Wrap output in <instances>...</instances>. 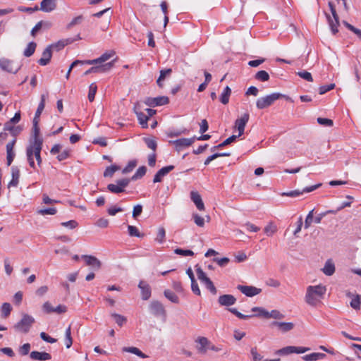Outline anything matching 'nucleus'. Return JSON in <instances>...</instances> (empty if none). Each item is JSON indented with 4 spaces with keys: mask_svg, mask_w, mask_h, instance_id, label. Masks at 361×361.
<instances>
[{
    "mask_svg": "<svg viewBox=\"0 0 361 361\" xmlns=\"http://www.w3.org/2000/svg\"><path fill=\"white\" fill-rule=\"evenodd\" d=\"M42 141L29 142L26 148V157L30 166L36 170V166L41 167L42 159L41 151L42 149Z\"/></svg>",
    "mask_w": 361,
    "mask_h": 361,
    "instance_id": "nucleus-1",
    "label": "nucleus"
},
{
    "mask_svg": "<svg viewBox=\"0 0 361 361\" xmlns=\"http://www.w3.org/2000/svg\"><path fill=\"white\" fill-rule=\"evenodd\" d=\"M326 291V287L322 284L307 286L305 296L306 303L312 307L317 306L322 302Z\"/></svg>",
    "mask_w": 361,
    "mask_h": 361,
    "instance_id": "nucleus-2",
    "label": "nucleus"
},
{
    "mask_svg": "<svg viewBox=\"0 0 361 361\" xmlns=\"http://www.w3.org/2000/svg\"><path fill=\"white\" fill-rule=\"evenodd\" d=\"M35 322V320L33 317L24 314L22 319L13 326V329L16 332L27 334Z\"/></svg>",
    "mask_w": 361,
    "mask_h": 361,
    "instance_id": "nucleus-3",
    "label": "nucleus"
},
{
    "mask_svg": "<svg viewBox=\"0 0 361 361\" xmlns=\"http://www.w3.org/2000/svg\"><path fill=\"white\" fill-rule=\"evenodd\" d=\"M285 97V95L281 93H271L269 95L257 99L256 102V106L259 109H266L272 105L277 99Z\"/></svg>",
    "mask_w": 361,
    "mask_h": 361,
    "instance_id": "nucleus-4",
    "label": "nucleus"
},
{
    "mask_svg": "<svg viewBox=\"0 0 361 361\" xmlns=\"http://www.w3.org/2000/svg\"><path fill=\"white\" fill-rule=\"evenodd\" d=\"M329 6L331 12L332 16L329 14L326 13V17L331 28V30L334 35H336L338 32V27L339 26L338 16L336 13L335 5L332 2H329Z\"/></svg>",
    "mask_w": 361,
    "mask_h": 361,
    "instance_id": "nucleus-5",
    "label": "nucleus"
},
{
    "mask_svg": "<svg viewBox=\"0 0 361 361\" xmlns=\"http://www.w3.org/2000/svg\"><path fill=\"white\" fill-rule=\"evenodd\" d=\"M196 274L198 279L212 294L216 295L217 290L211 279L207 276V274L200 267L196 268Z\"/></svg>",
    "mask_w": 361,
    "mask_h": 361,
    "instance_id": "nucleus-6",
    "label": "nucleus"
},
{
    "mask_svg": "<svg viewBox=\"0 0 361 361\" xmlns=\"http://www.w3.org/2000/svg\"><path fill=\"white\" fill-rule=\"evenodd\" d=\"M196 274L198 279L212 294L216 295L217 290L211 279L207 276V274L200 267L196 268Z\"/></svg>",
    "mask_w": 361,
    "mask_h": 361,
    "instance_id": "nucleus-7",
    "label": "nucleus"
},
{
    "mask_svg": "<svg viewBox=\"0 0 361 361\" xmlns=\"http://www.w3.org/2000/svg\"><path fill=\"white\" fill-rule=\"evenodd\" d=\"M130 182V178H122L117 180L116 183H111L107 185V189L109 192L115 194H119L125 191L126 188Z\"/></svg>",
    "mask_w": 361,
    "mask_h": 361,
    "instance_id": "nucleus-8",
    "label": "nucleus"
},
{
    "mask_svg": "<svg viewBox=\"0 0 361 361\" xmlns=\"http://www.w3.org/2000/svg\"><path fill=\"white\" fill-rule=\"evenodd\" d=\"M196 140V136L190 138H180L176 140H170L169 143L175 147L176 151L180 152L192 145Z\"/></svg>",
    "mask_w": 361,
    "mask_h": 361,
    "instance_id": "nucleus-9",
    "label": "nucleus"
},
{
    "mask_svg": "<svg viewBox=\"0 0 361 361\" xmlns=\"http://www.w3.org/2000/svg\"><path fill=\"white\" fill-rule=\"evenodd\" d=\"M150 312L155 317H161L164 319L166 317V312L164 305L157 300H153L151 302L149 306Z\"/></svg>",
    "mask_w": 361,
    "mask_h": 361,
    "instance_id": "nucleus-10",
    "label": "nucleus"
},
{
    "mask_svg": "<svg viewBox=\"0 0 361 361\" xmlns=\"http://www.w3.org/2000/svg\"><path fill=\"white\" fill-rule=\"evenodd\" d=\"M250 119V114L248 113L243 114L240 118H238L235 121V128L238 131V137H240L245 130V127Z\"/></svg>",
    "mask_w": 361,
    "mask_h": 361,
    "instance_id": "nucleus-11",
    "label": "nucleus"
},
{
    "mask_svg": "<svg viewBox=\"0 0 361 361\" xmlns=\"http://www.w3.org/2000/svg\"><path fill=\"white\" fill-rule=\"evenodd\" d=\"M237 288L247 297H253L262 292L261 288H258L252 286L238 285Z\"/></svg>",
    "mask_w": 361,
    "mask_h": 361,
    "instance_id": "nucleus-12",
    "label": "nucleus"
},
{
    "mask_svg": "<svg viewBox=\"0 0 361 361\" xmlns=\"http://www.w3.org/2000/svg\"><path fill=\"white\" fill-rule=\"evenodd\" d=\"M169 99L166 96H161L157 97H148L146 99L145 104L149 106H157L167 104Z\"/></svg>",
    "mask_w": 361,
    "mask_h": 361,
    "instance_id": "nucleus-13",
    "label": "nucleus"
},
{
    "mask_svg": "<svg viewBox=\"0 0 361 361\" xmlns=\"http://www.w3.org/2000/svg\"><path fill=\"white\" fill-rule=\"evenodd\" d=\"M114 66V61L102 64L93 66L85 72V75H88L92 73H105L111 69Z\"/></svg>",
    "mask_w": 361,
    "mask_h": 361,
    "instance_id": "nucleus-14",
    "label": "nucleus"
},
{
    "mask_svg": "<svg viewBox=\"0 0 361 361\" xmlns=\"http://www.w3.org/2000/svg\"><path fill=\"white\" fill-rule=\"evenodd\" d=\"M16 142V138H13L11 142L6 145V163L8 166H10L13 162L16 153L14 152V145Z\"/></svg>",
    "mask_w": 361,
    "mask_h": 361,
    "instance_id": "nucleus-15",
    "label": "nucleus"
},
{
    "mask_svg": "<svg viewBox=\"0 0 361 361\" xmlns=\"http://www.w3.org/2000/svg\"><path fill=\"white\" fill-rule=\"evenodd\" d=\"M174 166L169 165L164 166L159 169L154 176L153 182L154 183H159L162 180V178L166 176L169 172L173 170Z\"/></svg>",
    "mask_w": 361,
    "mask_h": 361,
    "instance_id": "nucleus-16",
    "label": "nucleus"
},
{
    "mask_svg": "<svg viewBox=\"0 0 361 361\" xmlns=\"http://www.w3.org/2000/svg\"><path fill=\"white\" fill-rule=\"evenodd\" d=\"M114 55V52H106L103 54L100 57L93 59V60H86L85 61V64L89 65H96L99 64L102 65L103 63L109 60L111 57H112Z\"/></svg>",
    "mask_w": 361,
    "mask_h": 361,
    "instance_id": "nucleus-17",
    "label": "nucleus"
},
{
    "mask_svg": "<svg viewBox=\"0 0 361 361\" xmlns=\"http://www.w3.org/2000/svg\"><path fill=\"white\" fill-rule=\"evenodd\" d=\"M272 326L277 327L278 330L282 333H286L291 331L295 325L293 322H273Z\"/></svg>",
    "mask_w": 361,
    "mask_h": 361,
    "instance_id": "nucleus-18",
    "label": "nucleus"
},
{
    "mask_svg": "<svg viewBox=\"0 0 361 361\" xmlns=\"http://www.w3.org/2000/svg\"><path fill=\"white\" fill-rule=\"evenodd\" d=\"M0 67L2 70L13 73H16L20 68L18 67L14 69L13 67V61L5 58L0 59Z\"/></svg>",
    "mask_w": 361,
    "mask_h": 361,
    "instance_id": "nucleus-19",
    "label": "nucleus"
},
{
    "mask_svg": "<svg viewBox=\"0 0 361 361\" xmlns=\"http://www.w3.org/2000/svg\"><path fill=\"white\" fill-rule=\"evenodd\" d=\"M190 199L195 204L196 207L200 211H204L205 207L204 202L202 200L201 195L197 191L190 192Z\"/></svg>",
    "mask_w": 361,
    "mask_h": 361,
    "instance_id": "nucleus-20",
    "label": "nucleus"
},
{
    "mask_svg": "<svg viewBox=\"0 0 361 361\" xmlns=\"http://www.w3.org/2000/svg\"><path fill=\"white\" fill-rule=\"evenodd\" d=\"M218 302L221 306H231L235 303L236 298L232 295L225 294L219 296Z\"/></svg>",
    "mask_w": 361,
    "mask_h": 361,
    "instance_id": "nucleus-21",
    "label": "nucleus"
},
{
    "mask_svg": "<svg viewBox=\"0 0 361 361\" xmlns=\"http://www.w3.org/2000/svg\"><path fill=\"white\" fill-rule=\"evenodd\" d=\"M82 258L85 259L87 265L92 266L94 269L98 270L102 266L101 262L95 257L91 255H82Z\"/></svg>",
    "mask_w": 361,
    "mask_h": 361,
    "instance_id": "nucleus-22",
    "label": "nucleus"
},
{
    "mask_svg": "<svg viewBox=\"0 0 361 361\" xmlns=\"http://www.w3.org/2000/svg\"><path fill=\"white\" fill-rule=\"evenodd\" d=\"M30 357L33 360L45 361L51 358L49 353L46 352L32 351L30 354Z\"/></svg>",
    "mask_w": 361,
    "mask_h": 361,
    "instance_id": "nucleus-23",
    "label": "nucleus"
},
{
    "mask_svg": "<svg viewBox=\"0 0 361 361\" xmlns=\"http://www.w3.org/2000/svg\"><path fill=\"white\" fill-rule=\"evenodd\" d=\"M56 7V0H43L40 4V10L44 12H51Z\"/></svg>",
    "mask_w": 361,
    "mask_h": 361,
    "instance_id": "nucleus-24",
    "label": "nucleus"
},
{
    "mask_svg": "<svg viewBox=\"0 0 361 361\" xmlns=\"http://www.w3.org/2000/svg\"><path fill=\"white\" fill-rule=\"evenodd\" d=\"M11 176H12V179L8 184V188L16 187L18 184L19 178H20V170L18 169V168L17 166H12Z\"/></svg>",
    "mask_w": 361,
    "mask_h": 361,
    "instance_id": "nucleus-25",
    "label": "nucleus"
},
{
    "mask_svg": "<svg viewBox=\"0 0 361 361\" xmlns=\"http://www.w3.org/2000/svg\"><path fill=\"white\" fill-rule=\"evenodd\" d=\"M52 52L50 47H47L42 52V57L39 59L38 63L41 66L47 65L51 58Z\"/></svg>",
    "mask_w": 361,
    "mask_h": 361,
    "instance_id": "nucleus-26",
    "label": "nucleus"
},
{
    "mask_svg": "<svg viewBox=\"0 0 361 361\" xmlns=\"http://www.w3.org/2000/svg\"><path fill=\"white\" fill-rule=\"evenodd\" d=\"M138 286L141 289L142 300H148L151 296V288L149 286L143 281H140Z\"/></svg>",
    "mask_w": 361,
    "mask_h": 361,
    "instance_id": "nucleus-27",
    "label": "nucleus"
},
{
    "mask_svg": "<svg viewBox=\"0 0 361 361\" xmlns=\"http://www.w3.org/2000/svg\"><path fill=\"white\" fill-rule=\"evenodd\" d=\"M4 131H9L14 138H16L23 130V128L20 126H15L14 124L4 123Z\"/></svg>",
    "mask_w": 361,
    "mask_h": 361,
    "instance_id": "nucleus-28",
    "label": "nucleus"
},
{
    "mask_svg": "<svg viewBox=\"0 0 361 361\" xmlns=\"http://www.w3.org/2000/svg\"><path fill=\"white\" fill-rule=\"evenodd\" d=\"M73 42V39H68V38H67V39L59 40L57 42L54 43L48 47H50L51 50L52 49H56V51H59V50L62 49L65 46L72 44Z\"/></svg>",
    "mask_w": 361,
    "mask_h": 361,
    "instance_id": "nucleus-29",
    "label": "nucleus"
},
{
    "mask_svg": "<svg viewBox=\"0 0 361 361\" xmlns=\"http://www.w3.org/2000/svg\"><path fill=\"white\" fill-rule=\"evenodd\" d=\"M39 122L37 120L33 121V127H32V137L30 140V142H35V141H42V138L39 137V128L38 126Z\"/></svg>",
    "mask_w": 361,
    "mask_h": 361,
    "instance_id": "nucleus-30",
    "label": "nucleus"
},
{
    "mask_svg": "<svg viewBox=\"0 0 361 361\" xmlns=\"http://www.w3.org/2000/svg\"><path fill=\"white\" fill-rule=\"evenodd\" d=\"M196 342L200 345L197 347V350L201 353H205L207 350V345L209 343V340L206 337H199Z\"/></svg>",
    "mask_w": 361,
    "mask_h": 361,
    "instance_id": "nucleus-31",
    "label": "nucleus"
},
{
    "mask_svg": "<svg viewBox=\"0 0 361 361\" xmlns=\"http://www.w3.org/2000/svg\"><path fill=\"white\" fill-rule=\"evenodd\" d=\"M135 112L137 115L139 123L142 126V128H147V121L149 120V116H146V114L142 111H138L135 109Z\"/></svg>",
    "mask_w": 361,
    "mask_h": 361,
    "instance_id": "nucleus-32",
    "label": "nucleus"
},
{
    "mask_svg": "<svg viewBox=\"0 0 361 361\" xmlns=\"http://www.w3.org/2000/svg\"><path fill=\"white\" fill-rule=\"evenodd\" d=\"M323 272L326 276H331L335 272V265L330 259L327 260L322 269Z\"/></svg>",
    "mask_w": 361,
    "mask_h": 361,
    "instance_id": "nucleus-33",
    "label": "nucleus"
},
{
    "mask_svg": "<svg viewBox=\"0 0 361 361\" xmlns=\"http://www.w3.org/2000/svg\"><path fill=\"white\" fill-rule=\"evenodd\" d=\"M326 357V355L321 353H313L311 354L306 355L302 357V359L305 361H316L319 359H323Z\"/></svg>",
    "mask_w": 361,
    "mask_h": 361,
    "instance_id": "nucleus-34",
    "label": "nucleus"
},
{
    "mask_svg": "<svg viewBox=\"0 0 361 361\" xmlns=\"http://www.w3.org/2000/svg\"><path fill=\"white\" fill-rule=\"evenodd\" d=\"M172 73L171 68H166L164 70H161L160 71V75L159 78L157 80V83L159 87H161L163 86L162 81L164 80V79L169 76Z\"/></svg>",
    "mask_w": 361,
    "mask_h": 361,
    "instance_id": "nucleus-35",
    "label": "nucleus"
},
{
    "mask_svg": "<svg viewBox=\"0 0 361 361\" xmlns=\"http://www.w3.org/2000/svg\"><path fill=\"white\" fill-rule=\"evenodd\" d=\"M123 351L135 354L141 358L147 357V355L143 353L140 349H138L136 347H124L123 348Z\"/></svg>",
    "mask_w": 361,
    "mask_h": 361,
    "instance_id": "nucleus-36",
    "label": "nucleus"
},
{
    "mask_svg": "<svg viewBox=\"0 0 361 361\" xmlns=\"http://www.w3.org/2000/svg\"><path fill=\"white\" fill-rule=\"evenodd\" d=\"M231 94V88L226 86L220 96V101L223 104H227L228 103Z\"/></svg>",
    "mask_w": 361,
    "mask_h": 361,
    "instance_id": "nucleus-37",
    "label": "nucleus"
},
{
    "mask_svg": "<svg viewBox=\"0 0 361 361\" xmlns=\"http://www.w3.org/2000/svg\"><path fill=\"white\" fill-rule=\"evenodd\" d=\"M44 105H45V97H44V95H42L41 101H40V102L38 105V107L37 109V111L35 112V115L33 118V121L37 120L38 122L39 121V116H40L42 111L44 109Z\"/></svg>",
    "mask_w": 361,
    "mask_h": 361,
    "instance_id": "nucleus-38",
    "label": "nucleus"
},
{
    "mask_svg": "<svg viewBox=\"0 0 361 361\" xmlns=\"http://www.w3.org/2000/svg\"><path fill=\"white\" fill-rule=\"evenodd\" d=\"M37 44L34 42H30L23 51V55L26 57L31 56L35 51Z\"/></svg>",
    "mask_w": 361,
    "mask_h": 361,
    "instance_id": "nucleus-39",
    "label": "nucleus"
},
{
    "mask_svg": "<svg viewBox=\"0 0 361 361\" xmlns=\"http://www.w3.org/2000/svg\"><path fill=\"white\" fill-rule=\"evenodd\" d=\"M12 311V307L10 303L4 302L2 304L1 307V317L4 318H7Z\"/></svg>",
    "mask_w": 361,
    "mask_h": 361,
    "instance_id": "nucleus-40",
    "label": "nucleus"
},
{
    "mask_svg": "<svg viewBox=\"0 0 361 361\" xmlns=\"http://www.w3.org/2000/svg\"><path fill=\"white\" fill-rule=\"evenodd\" d=\"M147 172V168L145 166L139 167L135 174L131 177L130 180H136L143 177Z\"/></svg>",
    "mask_w": 361,
    "mask_h": 361,
    "instance_id": "nucleus-41",
    "label": "nucleus"
},
{
    "mask_svg": "<svg viewBox=\"0 0 361 361\" xmlns=\"http://www.w3.org/2000/svg\"><path fill=\"white\" fill-rule=\"evenodd\" d=\"M164 294V296L171 302L176 304L179 303L178 297L171 290H165Z\"/></svg>",
    "mask_w": 361,
    "mask_h": 361,
    "instance_id": "nucleus-42",
    "label": "nucleus"
},
{
    "mask_svg": "<svg viewBox=\"0 0 361 361\" xmlns=\"http://www.w3.org/2000/svg\"><path fill=\"white\" fill-rule=\"evenodd\" d=\"M111 316L114 319L116 323L119 326H122L127 322V318L121 314L113 312L111 313Z\"/></svg>",
    "mask_w": 361,
    "mask_h": 361,
    "instance_id": "nucleus-43",
    "label": "nucleus"
},
{
    "mask_svg": "<svg viewBox=\"0 0 361 361\" xmlns=\"http://www.w3.org/2000/svg\"><path fill=\"white\" fill-rule=\"evenodd\" d=\"M64 342L66 347L67 348H70L73 344V339L71 337V329L70 326L66 330Z\"/></svg>",
    "mask_w": 361,
    "mask_h": 361,
    "instance_id": "nucleus-44",
    "label": "nucleus"
},
{
    "mask_svg": "<svg viewBox=\"0 0 361 361\" xmlns=\"http://www.w3.org/2000/svg\"><path fill=\"white\" fill-rule=\"evenodd\" d=\"M231 154L228 153V152H224V153H214L211 156H209L204 161V165H208L212 161L216 159V158L218 157H228L230 156Z\"/></svg>",
    "mask_w": 361,
    "mask_h": 361,
    "instance_id": "nucleus-45",
    "label": "nucleus"
},
{
    "mask_svg": "<svg viewBox=\"0 0 361 361\" xmlns=\"http://www.w3.org/2000/svg\"><path fill=\"white\" fill-rule=\"evenodd\" d=\"M255 78L261 82H266L269 80V75L265 71H259L255 74Z\"/></svg>",
    "mask_w": 361,
    "mask_h": 361,
    "instance_id": "nucleus-46",
    "label": "nucleus"
},
{
    "mask_svg": "<svg viewBox=\"0 0 361 361\" xmlns=\"http://www.w3.org/2000/svg\"><path fill=\"white\" fill-rule=\"evenodd\" d=\"M295 349V346H286L278 350L276 352V354L279 355H287L289 354L294 353V350Z\"/></svg>",
    "mask_w": 361,
    "mask_h": 361,
    "instance_id": "nucleus-47",
    "label": "nucleus"
},
{
    "mask_svg": "<svg viewBox=\"0 0 361 361\" xmlns=\"http://www.w3.org/2000/svg\"><path fill=\"white\" fill-rule=\"evenodd\" d=\"M143 140L147 145V147L155 152L157 147V143L154 138L152 137H144Z\"/></svg>",
    "mask_w": 361,
    "mask_h": 361,
    "instance_id": "nucleus-48",
    "label": "nucleus"
},
{
    "mask_svg": "<svg viewBox=\"0 0 361 361\" xmlns=\"http://www.w3.org/2000/svg\"><path fill=\"white\" fill-rule=\"evenodd\" d=\"M120 169V167L116 165H111L106 168L104 172V177H112L115 172Z\"/></svg>",
    "mask_w": 361,
    "mask_h": 361,
    "instance_id": "nucleus-49",
    "label": "nucleus"
},
{
    "mask_svg": "<svg viewBox=\"0 0 361 361\" xmlns=\"http://www.w3.org/2000/svg\"><path fill=\"white\" fill-rule=\"evenodd\" d=\"M284 314H283L281 312L277 310H273L271 312H268V314L266 317V319L273 318L275 319H282L284 318Z\"/></svg>",
    "mask_w": 361,
    "mask_h": 361,
    "instance_id": "nucleus-50",
    "label": "nucleus"
},
{
    "mask_svg": "<svg viewBox=\"0 0 361 361\" xmlns=\"http://www.w3.org/2000/svg\"><path fill=\"white\" fill-rule=\"evenodd\" d=\"M165 236H166V231L164 228L159 227L158 229L157 235L155 238V240L161 244L165 241Z\"/></svg>",
    "mask_w": 361,
    "mask_h": 361,
    "instance_id": "nucleus-51",
    "label": "nucleus"
},
{
    "mask_svg": "<svg viewBox=\"0 0 361 361\" xmlns=\"http://www.w3.org/2000/svg\"><path fill=\"white\" fill-rule=\"evenodd\" d=\"M252 312H257V314H255L256 317H262L265 319L267 315L268 314V311L266 310L264 308L260 307H252Z\"/></svg>",
    "mask_w": 361,
    "mask_h": 361,
    "instance_id": "nucleus-52",
    "label": "nucleus"
},
{
    "mask_svg": "<svg viewBox=\"0 0 361 361\" xmlns=\"http://www.w3.org/2000/svg\"><path fill=\"white\" fill-rule=\"evenodd\" d=\"M128 231L130 236H135L138 238H142L144 236V234L140 233L137 227L134 226L129 225L128 226Z\"/></svg>",
    "mask_w": 361,
    "mask_h": 361,
    "instance_id": "nucleus-53",
    "label": "nucleus"
},
{
    "mask_svg": "<svg viewBox=\"0 0 361 361\" xmlns=\"http://www.w3.org/2000/svg\"><path fill=\"white\" fill-rule=\"evenodd\" d=\"M97 85L93 82L90 84L89 87L88 99L90 102H93L97 92Z\"/></svg>",
    "mask_w": 361,
    "mask_h": 361,
    "instance_id": "nucleus-54",
    "label": "nucleus"
},
{
    "mask_svg": "<svg viewBox=\"0 0 361 361\" xmlns=\"http://www.w3.org/2000/svg\"><path fill=\"white\" fill-rule=\"evenodd\" d=\"M277 231L276 226L272 224L269 223L265 228H264V233L268 236L273 235Z\"/></svg>",
    "mask_w": 361,
    "mask_h": 361,
    "instance_id": "nucleus-55",
    "label": "nucleus"
},
{
    "mask_svg": "<svg viewBox=\"0 0 361 361\" xmlns=\"http://www.w3.org/2000/svg\"><path fill=\"white\" fill-rule=\"evenodd\" d=\"M57 212V210L55 207L47 208V209H41L37 211V213L40 215H54Z\"/></svg>",
    "mask_w": 361,
    "mask_h": 361,
    "instance_id": "nucleus-56",
    "label": "nucleus"
},
{
    "mask_svg": "<svg viewBox=\"0 0 361 361\" xmlns=\"http://www.w3.org/2000/svg\"><path fill=\"white\" fill-rule=\"evenodd\" d=\"M350 306L354 310H360V295H356L350 302Z\"/></svg>",
    "mask_w": 361,
    "mask_h": 361,
    "instance_id": "nucleus-57",
    "label": "nucleus"
},
{
    "mask_svg": "<svg viewBox=\"0 0 361 361\" xmlns=\"http://www.w3.org/2000/svg\"><path fill=\"white\" fill-rule=\"evenodd\" d=\"M137 166L136 160L130 161L127 166L123 169L122 173L123 174L128 173L133 170V169Z\"/></svg>",
    "mask_w": 361,
    "mask_h": 361,
    "instance_id": "nucleus-58",
    "label": "nucleus"
},
{
    "mask_svg": "<svg viewBox=\"0 0 361 361\" xmlns=\"http://www.w3.org/2000/svg\"><path fill=\"white\" fill-rule=\"evenodd\" d=\"M343 24L348 30L354 32L359 38L361 39V30L356 28L346 21H343Z\"/></svg>",
    "mask_w": 361,
    "mask_h": 361,
    "instance_id": "nucleus-59",
    "label": "nucleus"
},
{
    "mask_svg": "<svg viewBox=\"0 0 361 361\" xmlns=\"http://www.w3.org/2000/svg\"><path fill=\"white\" fill-rule=\"evenodd\" d=\"M174 252L177 255L182 256H193L194 252L190 250H183L181 248H177L174 250Z\"/></svg>",
    "mask_w": 361,
    "mask_h": 361,
    "instance_id": "nucleus-60",
    "label": "nucleus"
},
{
    "mask_svg": "<svg viewBox=\"0 0 361 361\" xmlns=\"http://www.w3.org/2000/svg\"><path fill=\"white\" fill-rule=\"evenodd\" d=\"M70 154H71V149H66L60 152V153L57 156V159L59 161H63V160L68 159L70 157Z\"/></svg>",
    "mask_w": 361,
    "mask_h": 361,
    "instance_id": "nucleus-61",
    "label": "nucleus"
},
{
    "mask_svg": "<svg viewBox=\"0 0 361 361\" xmlns=\"http://www.w3.org/2000/svg\"><path fill=\"white\" fill-rule=\"evenodd\" d=\"M317 123L322 126H333L334 122L331 119L326 118H317Z\"/></svg>",
    "mask_w": 361,
    "mask_h": 361,
    "instance_id": "nucleus-62",
    "label": "nucleus"
},
{
    "mask_svg": "<svg viewBox=\"0 0 361 361\" xmlns=\"http://www.w3.org/2000/svg\"><path fill=\"white\" fill-rule=\"evenodd\" d=\"M335 87V84L331 83L326 85H322L319 87V92L320 94H324L327 92L333 90Z\"/></svg>",
    "mask_w": 361,
    "mask_h": 361,
    "instance_id": "nucleus-63",
    "label": "nucleus"
},
{
    "mask_svg": "<svg viewBox=\"0 0 361 361\" xmlns=\"http://www.w3.org/2000/svg\"><path fill=\"white\" fill-rule=\"evenodd\" d=\"M195 224L200 227H203L204 225V219L197 214H194L192 215Z\"/></svg>",
    "mask_w": 361,
    "mask_h": 361,
    "instance_id": "nucleus-64",
    "label": "nucleus"
}]
</instances>
